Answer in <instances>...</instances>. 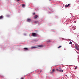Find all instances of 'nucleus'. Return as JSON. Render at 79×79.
Instances as JSON below:
<instances>
[{"mask_svg": "<svg viewBox=\"0 0 79 79\" xmlns=\"http://www.w3.org/2000/svg\"><path fill=\"white\" fill-rule=\"evenodd\" d=\"M56 71H59V72H63V70L61 69L60 68H59L58 69H56Z\"/></svg>", "mask_w": 79, "mask_h": 79, "instance_id": "nucleus-1", "label": "nucleus"}, {"mask_svg": "<svg viewBox=\"0 0 79 79\" xmlns=\"http://www.w3.org/2000/svg\"><path fill=\"white\" fill-rule=\"evenodd\" d=\"M75 48L78 51H79V45L78 44H75Z\"/></svg>", "mask_w": 79, "mask_h": 79, "instance_id": "nucleus-2", "label": "nucleus"}, {"mask_svg": "<svg viewBox=\"0 0 79 79\" xmlns=\"http://www.w3.org/2000/svg\"><path fill=\"white\" fill-rule=\"evenodd\" d=\"M37 35V34L35 33H32V36L33 37H36Z\"/></svg>", "mask_w": 79, "mask_h": 79, "instance_id": "nucleus-3", "label": "nucleus"}, {"mask_svg": "<svg viewBox=\"0 0 79 79\" xmlns=\"http://www.w3.org/2000/svg\"><path fill=\"white\" fill-rule=\"evenodd\" d=\"M27 22H30L31 21V19H27Z\"/></svg>", "mask_w": 79, "mask_h": 79, "instance_id": "nucleus-4", "label": "nucleus"}, {"mask_svg": "<svg viewBox=\"0 0 79 79\" xmlns=\"http://www.w3.org/2000/svg\"><path fill=\"white\" fill-rule=\"evenodd\" d=\"M44 46L43 45H39L37 46V47H42Z\"/></svg>", "mask_w": 79, "mask_h": 79, "instance_id": "nucleus-5", "label": "nucleus"}, {"mask_svg": "<svg viewBox=\"0 0 79 79\" xmlns=\"http://www.w3.org/2000/svg\"><path fill=\"white\" fill-rule=\"evenodd\" d=\"M31 48H37V47H35V46L32 47Z\"/></svg>", "mask_w": 79, "mask_h": 79, "instance_id": "nucleus-6", "label": "nucleus"}, {"mask_svg": "<svg viewBox=\"0 0 79 79\" xmlns=\"http://www.w3.org/2000/svg\"><path fill=\"white\" fill-rule=\"evenodd\" d=\"M22 7H24L26 6V5L24 4H22Z\"/></svg>", "mask_w": 79, "mask_h": 79, "instance_id": "nucleus-7", "label": "nucleus"}, {"mask_svg": "<svg viewBox=\"0 0 79 79\" xmlns=\"http://www.w3.org/2000/svg\"><path fill=\"white\" fill-rule=\"evenodd\" d=\"M70 4H69L67 5H66L65 6V7H68V6H69V5H70Z\"/></svg>", "mask_w": 79, "mask_h": 79, "instance_id": "nucleus-8", "label": "nucleus"}, {"mask_svg": "<svg viewBox=\"0 0 79 79\" xmlns=\"http://www.w3.org/2000/svg\"><path fill=\"white\" fill-rule=\"evenodd\" d=\"M3 15H1L0 16V19H2V18H3Z\"/></svg>", "mask_w": 79, "mask_h": 79, "instance_id": "nucleus-9", "label": "nucleus"}, {"mask_svg": "<svg viewBox=\"0 0 79 79\" xmlns=\"http://www.w3.org/2000/svg\"><path fill=\"white\" fill-rule=\"evenodd\" d=\"M37 17H38V16H37V15H36L35 16L34 18L35 19H36V18H37Z\"/></svg>", "mask_w": 79, "mask_h": 79, "instance_id": "nucleus-10", "label": "nucleus"}, {"mask_svg": "<svg viewBox=\"0 0 79 79\" xmlns=\"http://www.w3.org/2000/svg\"><path fill=\"white\" fill-rule=\"evenodd\" d=\"M24 49L25 50H28V49L27 48H24Z\"/></svg>", "mask_w": 79, "mask_h": 79, "instance_id": "nucleus-11", "label": "nucleus"}, {"mask_svg": "<svg viewBox=\"0 0 79 79\" xmlns=\"http://www.w3.org/2000/svg\"><path fill=\"white\" fill-rule=\"evenodd\" d=\"M52 72L51 73H53V72H54V71H55V69H53L52 70Z\"/></svg>", "mask_w": 79, "mask_h": 79, "instance_id": "nucleus-12", "label": "nucleus"}, {"mask_svg": "<svg viewBox=\"0 0 79 79\" xmlns=\"http://www.w3.org/2000/svg\"><path fill=\"white\" fill-rule=\"evenodd\" d=\"M37 23H38V21H35L34 22V23H35V24H37Z\"/></svg>", "mask_w": 79, "mask_h": 79, "instance_id": "nucleus-13", "label": "nucleus"}, {"mask_svg": "<svg viewBox=\"0 0 79 79\" xmlns=\"http://www.w3.org/2000/svg\"><path fill=\"white\" fill-rule=\"evenodd\" d=\"M52 42V41H51V40H49L48 41V42H49V43L51 42Z\"/></svg>", "mask_w": 79, "mask_h": 79, "instance_id": "nucleus-14", "label": "nucleus"}, {"mask_svg": "<svg viewBox=\"0 0 79 79\" xmlns=\"http://www.w3.org/2000/svg\"><path fill=\"white\" fill-rule=\"evenodd\" d=\"M61 46H60L59 47H58V48H61Z\"/></svg>", "mask_w": 79, "mask_h": 79, "instance_id": "nucleus-15", "label": "nucleus"}, {"mask_svg": "<svg viewBox=\"0 0 79 79\" xmlns=\"http://www.w3.org/2000/svg\"><path fill=\"white\" fill-rule=\"evenodd\" d=\"M69 44H72V42L71 41L69 43Z\"/></svg>", "mask_w": 79, "mask_h": 79, "instance_id": "nucleus-16", "label": "nucleus"}, {"mask_svg": "<svg viewBox=\"0 0 79 79\" xmlns=\"http://www.w3.org/2000/svg\"><path fill=\"white\" fill-rule=\"evenodd\" d=\"M33 15H35V13H33Z\"/></svg>", "mask_w": 79, "mask_h": 79, "instance_id": "nucleus-17", "label": "nucleus"}, {"mask_svg": "<svg viewBox=\"0 0 79 79\" xmlns=\"http://www.w3.org/2000/svg\"><path fill=\"white\" fill-rule=\"evenodd\" d=\"M21 79H24V77H22L21 78Z\"/></svg>", "mask_w": 79, "mask_h": 79, "instance_id": "nucleus-18", "label": "nucleus"}, {"mask_svg": "<svg viewBox=\"0 0 79 79\" xmlns=\"http://www.w3.org/2000/svg\"><path fill=\"white\" fill-rule=\"evenodd\" d=\"M75 69H77V66H76L75 68Z\"/></svg>", "mask_w": 79, "mask_h": 79, "instance_id": "nucleus-19", "label": "nucleus"}, {"mask_svg": "<svg viewBox=\"0 0 79 79\" xmlns=\"http://www.w3.org/2000/svg\"><path fill=\"white\" fill-rule=\"evenodd\" d=\"M17 0V1H18V2H19V0Z\"/></svg>", "mask_w": 79, "mask_h": 79, "instance_id": "nucleus-20", "label": "nucleus"}, {"mask_svg": "<svg viewBox=\"0 0 79 79\" xmlns=\"http://www.w3.org/2000/svg\"><path fill=\"white\" fill-rule=\"evenodd\" d=\"M77 2H79V0H77Z\"/></svg>", "mask_w": 79, "mask_h": 79, "instance_id": "nucleus-21", "label": "nucleus"}]
</instances>
